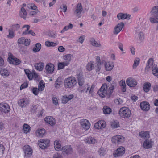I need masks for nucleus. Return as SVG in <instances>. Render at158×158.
Wrapping results in <instances>:
<instances>
[{
  "label": "nucleus",
  "instance_id": "nucleus-1",
  "mask_svg": "<svg viewBox=\"0 0 158 158\" xmlns=\"http://www.w3.org/2000/svg\"><path fill=\"white\" fill-rule=\"evenodd\" d=\"M117 83L115 81H113L109 85L108 87H109L108 90H107L108 86L106 83L103 84L101 87L98 90L97 93L99 96L102 98L105 97L108 93L109 96H110L114 90L117 87Z\"/></svg>",
  "mask_w": 158,
  "mask_h": 158
},
{
  "label": "nucleus",
  "instance_id": "nucleus-2",
  "mask_svg": "<svg viewBox=\"0 0 158 158\" xmlns=\"http://www.w3.org/2000/svg\"><path fill=\"white\" fill-rule=\"evenodd\" d=\"M152 70L153 75L158 78V69L156 65L153 64V59L150 58L147 61V65L145 68V71L148 72Z\"/></svg>",
  "mask_w": 158,
  "mask_h": 158
},
{
  "label": "nucleus",
  "instance_id": "nucleus-3",
  "mask_svg": "<svg viewBox=\"0 0 158 158\" xmlns=\"http://www.w3.org/2000/svg\"><path fill=\"white\" fill-rule=\"evenodd\" d=\"M74 77H71L66 79L64 81V85L65 88H73L77 83Z\"/></svg>",
  "mask_w": 158,
  "mask_h": 158
},
{
  "label": "nucleus",
  "instance_id": "nucleus-4",
  "mask_svg": "<svg viewBox=\"0 0 158 158\" xmlns=\"http://www.w3.org/2000/svg\"><path fill=\"white\" fill-rule=\"evenodd\" d=\"M151 15L152 16L150 18V20L152 23H158V6H154L151 11Z\"/></svg>",
  "mask_w": 158,
  "mask_h": 158
},
{
  "label": "nucleus",
  "instance_id": "nucleus-5",
  "mask_svg": "<svg viewBox=\"0 0 158 158\" xmlns=\"http://www.w3.org/2000/svg\"><path fill=\"white\" fill-rule=\"evenodd\" d=\"M119 114L121 117L123 118H128L131 115L130 110L128 108L125 107L120 109Z\"/></svg>",
  "mask_w": 158,
  "mask_h": 158
},
{
  "label": "nucleus",
  "instance_id": "nucleus-6",
  "mask_svg": "<svg viewBox=\"0 0 158 158\" xmlns=\"http://www.w3.org/2000/svg\"><path fill=\"white\" fill-rule=\"evenodd\" d=\"M8 56H9L8 57V60L10 63L15 65H18L20 63V60L15 57L11 53H9Z\"/></svg>",
  "mask_w": 158,
  "mask_h": 158
},
{
  "label": "nucleus",
  "instance_id": "nucleus-7",
  "mask_svg": "<svg viewBox=\"0 0 158 158\" xmlns=\"http://www.w3.org/2000/svg\"><path fill=\"white\" fill-rule=\"evenodd\" d=\"M125 152V148L123 147L120 146L114 152L113 155L115 157H120L123 156Z\"/></svg>",
  "mask_w": 158,
  "mask_h": 158
},
{
  "label": "nucleus",
  "instance_id": "nucleus-8",
  "mask_svg": "<svg viewBox=\"0 0 158 158\" xmlns=\"http://www.w3.org/2000/svg\"><path fill=\"white\" fill-rule=\"evenodd\" d=\"M23 150L24 153V156L26 157H29L32 155V149L28 145L24 146Z\"/></svg>",
  "mask_w": 158,
  "mask_h": 158
},
{
  "label": "nucleus",
  "instance_id": "nucleus-9",
  "mask_svg": "<svg viewBox=\"0 0 158 158\" xmlns=\"http://www.w3.org/2000/svg\"><path fill=\"white\" fill-rule=\"evenodd\" d=\"M39 147L42 149H45L49 145L50 141L48 139H41L39 141Z\"/></svg>",
  "mask_w": 158,
  "mask_h": 158
},
{
  "label": "nucleus",
  "instance_id": "nucleus-10",
  "mask_svg": "<svg viewBox=\"0 0 158 158\" xmlns=\"http://www.w3.org/2000/svg\"><path fill=\"white\" fill-rule=\"evenodd\" d=\"M10 109L9 105L6 103H0V111L5 113L9 112Z\"/></svg>",
  "mask_w": 158,
  "mask_h": 158
},
{
  "label": "nucleus",
  "instance_id": "nucleus-11",
  "mask_svg": "<svg viewBox=\"0 0 158 158\" xmlns=\"http://www.w3.org/2000/svg\"><path fill=\"white\" fill-rule=\"evenodd\" d=\"M61 150L63 152L67 155L71 154L73 152L72 148L70 145H66L63 147Z\"/></svg>",
  "mask_w": 158,
  "mask_h": 158
},
{
  "label": "nucleus",
  "instance_id": "nucleus-12",
  "mask_svg": "<svg viewBox=\"0 0 158 158\" xmlns=\"http://www.w3.org/2000/svg\"><path fill=\"white\" fill-rule=\"evenodd\" d=\"M126 82L127 85L131 87H135L137 83L135 80L131 77L127 78Z\"/></svg>",
  "mask_w": 158,
  "mask_h": 158
},
{
  "label": "nucleus",
  "instance_id": "nucleus-13",
  "mask_svg": "<svg viewBox=\"0 0 158 158\" xmlns=\"http://www.w3.org/2000/svg\"><path fill=\"white\" fill-rule=\"evenodd\" d=\"M124 25L123 22L119 23L114 27L113 33L115 35L118 34L121 31Z\"/></svg>",
  "mask_w": 158,
  "mask_h": 158
},
{
  "label": "nucleus",
  "instance_id": "nucleus-14",
  "mask_svg": "<svg viewBox=\"0 0 158 158\" xmlns=\"http://www.w3.org/2000/svg\"><path fill=\"white\" fill-rule=\"evenodd\" d=\"M81 124L82 127L85 130H88L90 126L89 121L86 119H82L81 122Z\"/></svg>",
  "mask_w": 158,
  "mask_h": 158
},
{
  "label": "nucleus",
  "instance_id": "nucleus-15",
  "mask_svg": "<svg viewBox=\"0 0 158 158\" xmlns=\"http://www.w3.org/2000/svg\"><path fill=\"white\" fill-rule=\"evenodd\" d=\"M94 126L98 129L103 128L106 127L105 122L102 120H100L95 124Z\"/></svg>",
  "mask_w": 158,
  "mask_h": 158
},
{
  "label": "nucleus",
  "instance_id": "nucleus-16",
  "mask_svg": "<svg viewBox=\"0 0 158 158\" xmlns=\"http://www.w3.org/2000/svg\"><path fill=\"white\" fill-rule=\"evenodd\" d=\"M54 65L51 63H48L47 64L45 67L46 72L48 74H52L54 71Z\"/></svg>",
  "mask_w": 158,
  "mask_h": 158
},
{
  "label": "nucleus",
  "instance_id": "nucleus-17",
  "mask_svg": "<svg viewBox=\"0 0 158 158\" xmlns=\"http://www.w3.org/2000/svg\"><path fill=\"white\" fill-rule=\"evenodd\" d=\"M29 103V101L27 98L21 99L18 102V105L22 108L25 107Z\"/></svg>",
  "mask_w": 158,
  "mask_h": 158
},
{
  "label": "nucleus",
  "instance_id": "nucleus-18",
  "mask_svg": "<svg viewBox=\"0 0 158 158\" xmlns=\"http://www.w3.org/2000/svg\"><path fill=\"white\" fill-rule=\"evenodd\" d=\"M140 107L143 111H147L149 110L150 106L148 102L144 101L140 103Z\"/></svg>",
  "mask_w": 158,
  "mask_h": 158
},
{
  "label": "nucleus",
  "instance_id": "nucleus-19",
  "mask_svg": "<svg viewBox=\"0 0 158 158\" xmlns=\"http://www.w3.org/2000/svg\"><path fill=\"white\" fill-rule=\"evenodd\" d=\"M104 63V66L106 70L108 71H110L113 68L114 66L113 62H106L104 60L102 61V62Z\"/></svg>",
  "mask_w": 158,
  "mask_h": 158
},
{
  "label": "nucleus",
  "instance_id": "nucleus-20",
  "mask_svg": "<svg viewBox=\"0 0 158 158\" xmlns=\"http://www.w3.org/2000/svg\"><path fill=\"white\" fill-rule=\"evenodd\" d=\"M44 120L46 123L52 126H54L56 123L55 119L51 116H49L46 117Z\"/></svg>",
  "mask_w": 158,
  "mask_h": 158
},
{
  "label": "nucleus",
  "instance_id": "nucleus-21",
  "mask_svg": "<svg viewBox=\"0 0 158 158\" xmlns=\"http://www.w3.org/2000/svg\"><path fill=\"white\" fill-rule=\"evenodd\" d=\"M73 57V55L71 54H68L65 55L63 57V59L64 61V62L67 65H69L71 60Z\"/></svg>",
  "mask_w": 158,
  "mask_h": 158
},
{
  "label": "nucleus",
  "instance_id": "nucleus-22",
  "mask_svg": "<svg viewBox=\"0 0 158 158\" xmlns=\"http://www.w3.org/2000/svg\"><path fill=\"white\" fill-rule=\"evenodd\" d=\"M84 140L85 143L89 144H95L97 142L96 139L91 136L86 138Z\"/></svg>",
  "mask_w": 158,
  "mask_h": 158
},
{
  "label": "nucleus",
  "instance_id": "nucleus-23",
  "mask_svg": "<svg viewBox=\"0 0 158 158\" xmlns=\"http://www.w3.org/2000/svg\"><path fill=\"white\" fill-rule=\"evenodd\" d=\"M77 78L79 86L81 87H82L85 81L84 78L82 77V73H80L77 75Z\"/></svg>",
  "mask_w": 158,
  "mask_h": 158
},
{
  "label": "nucleus",
  "instance_id": "nucleus-24",
  "mask_svg": "<svg viewBox=\"0 0 158 158\" xmlns=\"http://www.w3.org/2000/svg\"><path fill=\"white\" fill-rule=\"evenodd\" d=\"M82 6L81 3H78L77 5L76 10L75 11L74 13L77 16H78L81 13L82 11Z\"/></svg>",
  "mask_w": 158,
  "mask_h": 158
},
{
  "label": "nucleus",
  "instance_id": "nucleus-25",
  "mask_svg": "<svg viewBox=\"0 0 158 158\" xmlns=\"http://www.w3.org/2000/svg\"><path fill=\"white\" fill-rule=\"evenodd\" d=\"M130 15H129L122 13H118L117 15L118 19L119 20L124 19L127 18L130 19Z\"/></svg>",
  "mask_w": 158,
  "mask_h": 158
},
{
  "label": "nucleus",
  "instance_id": "nucleus-26",
  "mask_svg": "<svg viewBox=\"0 0 158 158\" xmlns=\"http://www.w3.org/2000/svg\"><path fill=\"white\" fill-rule=\"evenodd\" d=\"M44 66V64L42 62L36 63L34 65L35 68L39 71H42L43 70Z\"/></svg>",
  "mask_w": 158,
  "mask_h": 158
},
{
  "label": "nucleus",
  "instance_id": "nucleus-27",
  "mask_svg": "<svg viewBox=\"0 0 158 158\" xmlns=\"http://www.w3.org/2000/svg\"><path fill=\"white\" fill-rule=\"evenodd\" d=\"M143 146L144 148L149 149L151 148L152 147V142L146 139L143 143Z\"/></svg>",
  "mask_w": 158,
  "mask_h": 158
},
{
  "label": "nucleus",
  "instance_id": "nucleus-28",
  "mask_svg": "<svg viewBox=\"0 0 158 158\" xmlns=\"http://www.w3.org/2000/svg\"><path fill=\"white\" fill-rule=\"evenodd\" d=\"M27 12L25 9L23 7H22L21 8V11L19 13V16L21 18H23L24 19H25L26 18V15Z\"/></svg>",
  "mask_w": 158,
  "mask_h": 158
},
{
  "label": "nucleus",
  "instance_id": "nucleus-29",
  "mask_svg": "<svg viewBox=\"0 0 158 158\" xmlns=\"http://www.w3.org/2000/svg\"><path fill=\"white\" fill-rule=\"evenodd\" d=\"M95 68L94 64L92 62H89L88 63L86 66V69L87 71H90Z\"/></svg>",
  "mask_w": 158,
  "mask_h": 158
},
{
  "label": "nucleus",
  "instance_id": "nucleus-30",
  "mask_svg": "<svg viewBox=\"0 0 158 158\" xmlns=\"http://www.w3.org/2000/svg\"><path fill=\"white\" fill-rule=\"evenodd\" d=\"M37 136L42 137L45 133V130L44 129H38L36 131Z\"/></svg>",
  "mask_w": 158,
  "mask_h": 158
},
{
  "label": "nucleus",
  "instance_id": "nucleus-31",
  "mask_svg": "<svg viewBox=\"0 0 158 158\" xmlns=\"http://www.w3.org/2000/svg\"><path fill=\"white\" fill-rule=\"evenodd\" d=\"M139 135L141 137L145 139H147L150 137L149 133L147 131L140 132Z\"/></svg>",
  "mask_w": 158,
  "mask_h": 158
},
{
  "label": "nucleus",
  "instance_id": "nucleus-32",
  "mask_svg": "<svg viewBox=\"0 0 158 158\" xmlns=\"http://www.w3.org/2000/svg\"><path fill=\"white\" fill-rule=\"evenodd\" d=\"M41 47V44L39 43H36L32 49L33 51L35 52H39Z\"/></svg>",
  "mask_w": 158,
  "mask_h": 158
},
{
  "label": "nucleus",
  "instance_id": "nucleus-33",
  "mask_svg": "<svg viewBox=\"0 0 158 158\" xmlns=\"http://www.w3.org/2000/svg\"><path fill=\"white\" fill-rule=\"evenodd\" d=\"M90 41L93 46L96 47H100L101 46L100 44L97 42L93 38H91L90 40Z\"/></svg>",
  "mask_w": 158,
  "mask_h": 158
},
{
  "label": "nucleus",
  "instance_id": "nucleus-34",
  "mask_svg": "<svg viewBox=\"0 0 158 158\" xmlns=\"http://www.w3.org/2000/svg\"><path fill=\"white\" fill-rule=\"evenodd\" d=\"M54 145L55 148L57 151L60 150L61 149V145L59 142L57 140H56L54 142Z\"/></svg>",
  "mask_w": 158,
  "mask_h": 158
},
{
  "label": "nucleus",
  "instance_id": "nucleus-35",
  "mask_svg": "<svg viewBox=\"0 0 158 158\" xmlns=\"http://www.w3.org/2000/svg\"><path fill=\"white\" fill-rule=\"evenodd\" d=\"M0 73L2 75L6 77H7L9 75L8 70L3 68H1V69H0Z\"/></svg>",
  "mask_w": 158,
  "mask_h": 158
},
{
  "label": "nucleus",
  "instance_id": "nucleus-36",
  "mask_svg": "<svg viewBox=\"0 0 158 158\" xmlns=\"http://www.w3.org/2000/svg\"><path fill=\"white\" fill-rule=\"evenodd\" d=\"M151 85L150 83H145L143 85V89L145 92H148L150 89Z\"/></svg>",
  "mask_w": 158,
  "mask_h": 158
},
{
  "label": "nucleus",
  "instance_id": "nucleus-37",
  "mask_svg": "<svg viewBox=\"0 0 158 158\" xmlns=\"http://www.w3.org/2000/svg\"><path fill=\"white\" fill-rule=\"evenodd\" d=\"M104 113L105 114H109L111 112V109L107 106H104L103 108Z\"/></svg>",
  "mask_w": 158,
  "mask_h": 158
},
{
  "label": "nucleus",
  "instance_id": "nucleus-38",
  "mask_svg": "<svg viewBox=\"0 0 158 158\" xmlns=\"http://www.w3.org/2000/svg\"><path fill=\"white\" fill-rule=\"evenodd\" d=\"M26 28V30H25L22 33V35H26L27 34H28L29 32V30L30 27L29 25H25L23 26V28Z\"/></svg>",
  "mask_w": 158,
  "mask_h": 158
},
{
  "label": "nucleus",
  "instance_id": "nucleus-39",
  "mask_svg": "<svg viewBox=\"0 0 158 158\" xmlns=\"http://www.w3.org/2000/svg\"><path fill=\"white\" fill-rule=\"evenodd\" d=\"M9 34L7 35V37L9 39H12L15 36V34L13 31L11 29H9L8 30Z\"/></svg>",
  "mask_w": 158,
  "mask_h": 158
},
{
  "label": "nucleus",
  "instance_id": "nucleus-40",
  "mask_svg": "<svg viewBox=\"0 0 158 158\" xmlns=\"http://www.w3.org/2000/svg\"><path fill=\"white\" fill-rule=\"evenodd\" d=\"M45 85L43 84V81H41L39 83L38 85V89L40 91H43Z\"/></svg>",
  "mask_w": 158,
  "mask_h": 158
},
{
  "label": "nucleus",
  "instance_id": "nucleus-41",
  "mask_svg": "<svg viewBox=\"0 0 158 158\" xmlns=\"http://www.w3.org/2000/svg\"><path fill=\"white\" fill-rule=\"evenodd\" d=\"M56 33L55 31H52L48 33V35L50 37L55 38L56 37Z\"/></svg>",
  "mask_w": 158,
  "mask_h": 158
},
{
  "label": "nucleus",
  "instance_id": "nucleus-42",
  "mask_svg": "<svg viewBox=\"0 0 158 158\" xmlns=\"http://www.w3.org/2000/svg\"><path fill=\"white\" fill-rule=\"evenodd\" d=\"M67 66L68 65L64 62H59L58 64V69H61L64 68L65 66Z\"/></svg>",
  "mask_w": 158,
  "mask_h": 158
},
{
  "label": "nucleus",
  "instance_id": "nucleus-43",
  "mask_svg": "<svg viewBox=\"0 0 158 158\" xmlns=\"http://www.w3.org/2000/svg\"><path fill=\"white\" fill-rule=\"evenodd\" d=\"M30 127L27 124H25L23 125V130L25 133H27L30 131Z\"/></svg>",
  "mask_w": 158,
  "mask_h": 158
},
{
  "label": "nucleus",
  "instance_id": "nucleus-44",
  "mask_svg": "<svg viewBox=\"0 0 158 158\" xmlns=\"http://www.w3.org/2000/svg\"><path fill=\"white\" fill-rule=\"evenodd\" d=\"M118 135L113 137L111 139L112 142L115 144H118Z\"/></svg>",
  "mask_w": 158,
  "mask_h": 158
},
{
  "label": "nucleus",
  "instance_id": "nucleus-45",
  "mask_svg": "<svg viewBox=\"0 0 158 158\" xmlns=\"http://www.w3.org/2000/svg\"><path fill=\"white\" fill-rule=\"evenodd\" d=\"M24 72L28 78L30 80L32 79V77H31V73H30L29 70L27 69H24Z\"/></svg>",
  "mask_w": 158,
  "mask_h": 158
},
{
  "label": "nucleus",
  "instance_id": "nucleus-46",
  "mask_svg": "<svg viewBox=\"0 0 158 158\" xmlns=\"http://www.w3.org/2000/svg\"><path fill=\"white\" fill-rule=\"evenodd\" d=\"M139 59L138 58H136L134 61V64L133 65V68H135L138 65L139 63Z\"/></svg>",
  "mask_w": 158,
  "mask_h": 158
},
{
  "label": "nucleus",
  "instance_id": "nucleus-47",
  "mask_svg": "<svg viewBox=\"0 0 158 158\" xmlns=\"http://www.w3.org/2000/svg\"><path fill=\"white\" fill-rule=\"evenodd\" d=\"M20 26L18 24H16L13 25L12 26L11 30H13V31L18 30Z\"/></svg>",
  "mask_w": 158,
  "mask_h": 158
},
{
  "label": "nucleus",
  "instance_id": "nucleus-48",
  "mask_svg": "<svg viewBox=\"0 0 158 158\" xmlns=\"http://www.w3.org/2000/svg\"><path fill=\"white\" fill-rule=\"evenodd\" d=\"M138 35L139 40L141 42H142L144 39L143 33L142 32H140L138 33Z\"/></svg>",
  "mask_w": 158,
  "mask_h": 158
},
{
  "label": "nucleus",
  "instance_id": "nucleus-49",
  "mask_svg": "<svg viewBox=\"0 0 158 158\" xmlns=\"http://www.w3.org/2000/svg\"><path fill=\"white\" fill-rule=\"evenodd\" d=\"M118 144L123 143L125 140L124 137L121 135H118Z\"/></svg>",
  "mask_w": 158,
  "mask_h": 158
},
{
  "label": "nucleus",
  "instance_id": "nucleus-50",
  "mask_svg": "<svg viewBox=\"0 0 158 158\" xmlns=\"http://www.w3.org/2000/svg\"><path fill=\"white\" fill-rule=\"evenodd\" d=\"M111 126L113 128H118L119 127V123L117 121H114L112 123Z\"/></svg>",
  "mask_w": 158,
  "mask_h": 158
},
{
  "label": "nucleus",
  "instance_id": "nucleus-51",
  "mask_svg": "<svg viewBox=\"0 0 158 158\" xmlns=\"http://www.w3.org/2000/svg\"><path fill=\"white\" fill-rule=\"evenodd\" d=\"M101 67V63H96L95 66V69L96 72H98L100 71Z\"/></svg>",
  "mask_w": 158,
  "mask_h": 158
},
{
  "label": "nucleus",
  "instance_id": "nucleus-52",
  "mask_svg": "<svg viewBox=\"0 0 158 158\" xmlns=\"http://www.w3.org/2000/svg\"><path fill=\"white\" fill-rule=\"evenodd\" d=\"M84 88L83 89H82V87H80L79 89L80 90V92H81V93H82L83 92L85 91V92L86 93H87L88 92V90L89 89V87H88L87 89H86V87H85V86H83Z\"/></svg>",
  "mask_w": 158,
  "mask_h": 158
},
{
  "label": "nucleus",
  "instance_id": "nucleus-53",
  "mask_svg": "<svg viewBox=\"0 0 158 158\" xmlns=\"http://www.w3.org/2000/svg\"><path fill=\"white\" fill-rule=\"evenodd\" d=\"M32 92L33 93V94L35 95H37L38 94V93L39 91V90L38 89V88L36 87H33L32 89Z\"/></svg>",
  "mask_w": 158,
  "mask_h": 158
},
{
  "label": "nucleus",
  "instance_id": "nucleus-54",
  "mask_svg": "<svg viewBox=\"0 0 158 158\" xmlns=\"http://www.w3.org/2000/svg\"><path fill=\"white\" fill-rule=\"evenodd\" d=\"M114 102L117 105H119L122 104L123 102V101L121 99L119 98L115 99Z\"/></svg>",
  "mask_w": 158,
  "mask_h": 158
},
{
  "label": "nucleus",
  "instance_id": "nucleus-55",
  "mask_svg": "<svg viewBox=\"0 0 158 158\" xmlns=\"http://www.w3.org/2000/svg\"><path fill=\"white\" fill-rule=\"evenodd\" d=\"M24 37H21L19 38L18 40V43L19 44H23L24 42Z\"/></svg>",
  "mask_w": 158,
  "mask_h": 158
},
{
  "label": "nucleus",
  "instance_id": "nucleus-56",
  "mask_svg": "<svg viewBox=\"0 0 158 158\" xmlns=\"http://www.w3.org/2000/svg\"><path fill=\"white\" fill-rule=\"evenodd\" d=\"M60 8L63 10V11L64 12H65L67 10V6L65 4H63L62 5L60 6Z\"/></svg>",
  "mask_w": 158,
  "mask_h": 158
},
{
  "label": "nucleus",
  "instance_id": "nucleus-57",
  "mask_svg": "<svg viewBox=\"0 0 158 158\" xmlns=\"http://www.w3.org/2000/svg\"><path fill=\"white\" fill-rule=\"evenodd\" d=\"M30 40L29 39H24V42L23 44L25 46L29 45L30 44Z\"/></svg>",
  "mask_w": 158,
  "mask_h": 158
},
{
  "label": "nucleus",
  "instance_id": "nucleus-58",
  "mask_svg": "<svg viewBox=\"0 0 158 158\" xmlns=\"http://www.w3.org/2000/svg\"><path fill=\"white\" fill-rule=\"evenodd\" d=\"M28 86V84L27 83H24L22 84L20 87V90H21L22 89L25 88Z\"/></svg>",
  "mask_w": 158,
  "mask_h": 158
},
{
  "label": "nucleus",
  "instance_id": "nucleus-59",
  "mask_svg": "<svg viewBox=\"0 0 158 158\" xmlns=\"http://www.w3.org/2000/svg\"><path fill=\"white\" fill-rule=\"evenodd\" d=\"M37 109L36 105H33L31 108V112L33 113H35Z\"/></svg>",
  "mask_w": 158,
  "mask_h": 158
},
{
  "label": "nucleus",
  "instance_id": "nucleus-60",
  "mask_svg": "<svg viewBox=\"0 0 158 158\" xmlns=\"http://www.w3.org/2000/svg\"><path fill=\"white\" fill-rule=\"evenodd\" d=\"M64 96L66 97L65 98H66L68 101L71 100L74 97V95L73 94H70L69 95H66Z\"/></svg>",
  "mask_w": 158,
  "mask_h": 158
},
{
  "label": "nucleus",
  "instance_id": "nucleus-61",
  "mask_svg": "<svg viewBox=\"0 0 158 158\" xmlns=\"http://www.w3.org/2000/svg\"><path fill=\"white\" fill-rule=\"evenodd\" d=\"M53 103L56 105L58 104V100L57 98L55 97H53L52 98Z\"/></svg>",
  "mask_w": 158,
  "mask_h": 158
},
{
  "label": "nucleus",
  "instance_id": "nucleus-62",
  "mask_svg": "<svg viewBox=\"0 0 158 158\" xmlns=\"http://www.w3.org/2000/svg\"><path fill=\"white\" fill-rule=\"evenodd\" d=\"M98 152L99 153V155L101 156H104L105 154V151H104L103 149H102V148H100Z\"/></svg>",
  "mask_w": 158,
  "mask_h": 158
},
{
  "label": "nucleus",
  "instance_id": "nucleus-63",
  "mask_svg": "<svg viewBox=\"0 0 158 158\" xmlns=\"http://www.w3.org/2000/svg\"><path fill=\"white\" fill-rule=\"evenodd\" d=\"M53 158H63L62 156L58 153H56L54 154Z\"/></svg>",
  "mask_w": 158,
  "mask_h": 158
},
{
  "label": "nucleus",
  "instance_id": "nucleus-64",
  "mask_svg": "<svg viewBox=\"0 0 158 158\" xmlns=\"http://www.w3.org/2000/svg\"><path fill=\"white\" fill-rule=\"evenodd\" d=\"M65 98L66 97L65 96L63 97L62 102L63 104L66 103L68 102V101H69Z\"/></svg>",
  "mask_w": 158,
  "mask_h": 158
}]
</instances>
